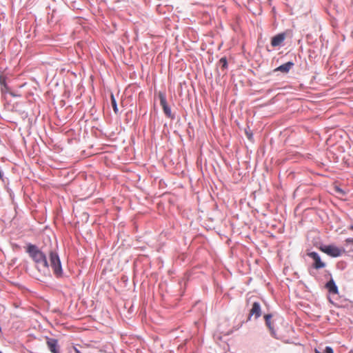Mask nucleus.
Returning <instances> with one entry per match:
<instances>
[{
	"mask_svg": "<svg viewBox=\"0 0 353 353\" xmlns=\"http://www.w3.org/2000/svg\"><path fill=\"white\" fill-rule=\"evenodd\" d=\"M0 353H2V352L0 351Z\"/></svg>",
	"mask_w": 353,
	"mask_h": 353,
	"instance_id": "nucleus-21",
	"label": "nucleus"
},
{
	"mask_svg": "<svg viewBox=\"0 0 353 353\" xmlns=\"http://www.w3.org/2000/svg\"><path fill=\"white\" fill-rule=\"evenodd\" d=\"M49 259L54 275L58 278L62 276L63 270L58 254L55 251L51 250L49 252Z\"/></svg>",
	"mask_w": 353,
	"mask_h": 353,
	"instance_id": "nucleus-2",
	"label": "nucleus"
},
{
	"mask_svg": "<svg viewBox=\"0 0 353 353\" xmlns=\"http://www.w3.org/2000/svg\"><path fill=\"white\" fill-rule=\"evenodd\" d=\"M73 348L76 353H81L76 347H73Z\"/></svg>",
	"mask_w": 353,
	"mask_h": 353,
	"instance_id": "nucleus-18",
	"label": "nucleus"
},
{
	"mask_svg": "<svg viewBox=\"0 0 353 353\" xmlns=\"http://www.w3.org/2000/svg\"><path fill=\"white\" fill-rule=\"evenodd\" d=\"M307 255L314 260L313 268L314 269L318 270L325 266V263L321 260L319 255L316 252H312L308 253Z\"/></svg>",
	"mask_w": 353,
	"mask_h": 353,
	"instance_id": "nucleus-5",
	"label": "nucleus"
},
{
	"mask_svg": "<svg viewBox=\"0 0 353 353\" xmlns=\"http://www.w3.org/2000/svg\"><path fill=\"white\" fill-rule=\"evenodd\" d=\"M0 84L6 88V77L3 74H0Z\"/></svg>",
	"mask_w": 353,
	"mask_h": 353,
	"instance_id": "nucleus-14",
	"label": "nucleus"
},
{
	"mask_svg": "<svg viewBox=\"0 0 353 353\" xmlns=\"http://www.w3.org/2000/svg\"><path fill=\"white\" fill-rule=\"evenodd\" d=\"M46 344L52 353H60L58 348V341L55 339L47 338Z\"/></svg>",
	"mask_w": 353,
	"mask_h": 353,
	"instance_id": "nucleus-6",
	"label": "nucleus"
},
{
	"mask_svg": "<svg viewBox=\"0 0 353 353\" xmlns=\"http://www.w3.org/2000/svg\"><path fill=\"white\" fill-rule=\"evenodd\" d=\"M219 64L223 70L227 68L228 67V61L225 57H222L219 60Z\"/></svg>",
	"mask_w": 353,
	"mask_h": 353,
	"instance_id": "nucleus-12",
	"label": "nucleus"
},
{
	"mask_svg": "<svg viewBox=\"0 0 353 353\" xmlns=\"http://www.w3.org/2000/svg\"><path fill=\"white\" fill-rule=\"evenodd\" d=\"M159 98L160 100V104L163 108V110L165 114L169 118H172L173 116L172 114L171 109L168 106L167 101H166L165 94L164 93L160 92L159 93Z\"/></svg>",
	"mask_w": 353,
	"mask_h": 353,
	"instance_id": "nucleus-4",
	"label": "nucleus"
},
{
	"mask_svg": "<svg viewBox=\"0 0 353 353\" xmlns=\"http://www.w3.org/2000/svg\"><path fill=\"white\" fill-rule=\"evenodd\" d=\"M336 192H339V193H341L342 194H344V192L341 188H336Z\"/></svg>",
	"mask_w": 353,
	"mask_h": 353,
	"instance_id": "nucleus-17",
	"label": "nucleus"
},
{
	"mask_svg": "<svg viewBox=\"0 0 353 353\" xmlns=\"http://www.w3.org/2000/svg\"><path fill=\"white\" fill-rule=\"evenodd\" d=\"M325 353H334V351L332 347H326L325 349Z\"/></svg>",
	"mask_w": 353,
	"mask_h": 353,
	"instance_id": "nucleus-15",
	"label": "nucleus"
},
{
	"mask_svg": "<svg viewBox=\"0 0 353 353\" xmlns=\"http://www.w3.org/2000/svg\"><path fill=\"white\" fill-rule=\"evenodd\" d=\"M346 243H352L353 244V239L352 238H348L345 240Z\"/></svg>",
	"mask_w": 353,
	"mask_h": 353,
	"instance_id": "nucleus-16",
	"label": "nucleus"
},
{
	"mask_svg": "<svg viewBox=\"0 0 353 353\" xmlns=\"http://www.w3.org/2000/svg\"><path fill=\"white\" fill-rule=\"evenodd\" d=\"M111 104H112V108L114 110V112L116 114H117L119 112V110L117 108L116 99L112 94H111Z\"/></svg>",
	"mask_w": 353,
	"mask_h": 353,
	"instance_id": "nucleus-11",
	"label": "nucleus"
},
{
	"mask_svg": "<svg viewBox=\"0 0 353 353\" xmlns=\"http://www.w3.org/2000/svg\"><path fill=\"white\" fill-rule=\"evenodd\" d=\"M349 229H350V230H353V225H350V226L349 227Z\"/></svg>",
	"mask_w": 353,
	"mask_h": 353,
	"instance_id": "nucleus-20",
	"label": "nucleus"
},
{
	"mask_svg": "<svg viewBox=\"0 0 353 353\" xmlns=\"http://www.w3.org/2000/svg\"><path fill=\"white\" fill-rule=\"evenodd\" d=\"M294 63L289 61L276 68L275 71H280L283 73H287L290 71Z\"/></svg>",
	"mask_w": 353,
	"mask_h": 353,
	"instance_id": "nucleus-9",
	"label": "nucleus"
},
{
	"mask_svg": "<svg viewBox=\"0 0 353 353\" xmlns=\"http://www.w3.org/2000/svg\"><path fill=\"white\" fill-rule=\"evenodd\" d=\"M250 315H255L256 318L261 316V307L259 303L254 302L250 312Z\"/></svg>",
	"mask_w": 353,
	"mask_h": 353,
	"instance_id": "nucleus-10",
	"label": "nucleus"
},
{
	"mask_svg": "<svg viewBox=\"0 0 353 353\" xmlns=\"http://www.w3.org/2000/svg\"><path fill=\"white\" fill-rule=\"evenodd\" d=\"M315 353H325V350H324L323 352H320L319 350H316H316H315Z\"/></svg>",
	"mask_w": 353,
	"mask_h": 353,
	"instance_id": "nucleus-19",
	"label": "nucleus"
},
{
	"mask_svg": "<svg viewBox=\"0 0 353 353\" xmlns=\"http://www.w3.org/2000/svg\"><path fill=\"white\" fill-rule=\"evenodd\" d=\"M264 318L265 320V323L268 325V327L270 329H272L271 321H270L272 316L270 314H266V315H265Z\"/></svg>",
	"mask_w": 353,
	"mask_h": 353,
	"instance_id": "nucleus-13",
	"label": "nucleus"
},
{
	"mask_svg": "<svg viewBox=\"0 0 353 353\" xmlns=\"http://www.w3.org/2000/svg\"><path fill=\"white\" fill-rule=\"evenodd\" d=\"M325 288L327 289L328 292L333 294H338L339 290L337 286L336 285L333 279L330 280L326 284Z\"/></svg>",
	"mask_w": 353,
	"mask_h": 353,
	"instance_id": "nucleus-8",
	"label": "nucleus"
},
{
	"mask_svg": "<svg viewBox=\"0 0 353 353\" xmlns=\"http://www.w3.org/2000/svg\"><path fill=\"white\" fill-rule=\"evenodd\" d=\"M285 35L284 33L279 34L274 36V37H272V39L271 40V45L273 47L279 46L285 40Z\"/></svg>",
	"mask_w": 353,
	"mask_h": 353,
	"instance_id": "nucleus-7",
	"label": "nucleus"
},
{
	"mask_svg": "<svg viewBox=\"0 0 353 353\" xmlns=\"http://www.w3.org/2000/svg\"><path fill=\"white\" fill-rule=\"evenodd\" d=\"M26 252L35 263L37 269L43 274L49 273V264L46 254L37 246L28 244Z\"/></svg>",
	"mask_w": 353,
	"mask_h": 353,
	"instance_id": "nucleus-1",
	"label": "nucleus"
},
{
	"mask_svg": "<svg viewBox=\"0 0 353 353\" xmlns=\"http://www.w3.org/2000/svg\"><path fill=\"white\" fill-rule=\"evenodd\" d=\"M320 250L332 257L341 256L343 252L341 249L333 245L321 246Z\"/></svg>",
	"mask_w": 353,
	"mask_h": 353,
	"instance_id": "nucleus-3",
	"label": "nucleus"
}]
</instances>
